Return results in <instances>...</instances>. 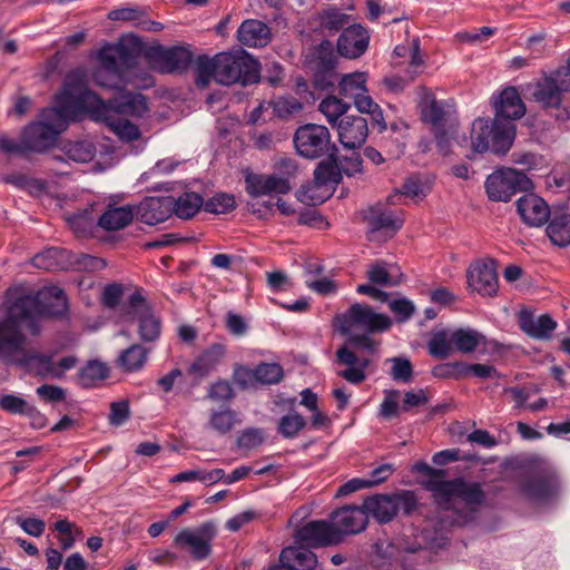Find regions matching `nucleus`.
<instances>
[{
	"mask_svg": "<svg viewBox=\"0 0 570 570\" xmlns=\"http://www.w3.org/2000/svg\"><path fill=\"white\" fill-rule=\"evenodd\" d=\"M68 311L65 292L50 285L37 293L24 286L7 291L0 306V358L13 362L22 357L27 336L41 333L45 317H60Z\"/></svg>",
	"mask_w": 570,
	"mask_h": 570,
	"instance_id": "1",
	"label": "nucleus"
},
{
	"mask_svg": "<svg viewBox=\"0 0 570 570\" xmlns=\"http://www.w3.org/2000/svg\"><path fill=\"white\" fill-rule=\"evenodd\" d=\"M75 76L66 77L63 88L55 100V106L41 112L40 120L26 127L22 142L26 150L42 151L52 146L57 136L65 131L70 120L83 111L82 98L75 89Z\"/></svg>",
	"mask_w": 570,
	"mask_h": 570,
	"instance_id": "2",
	"label": "nucleus"
},
{
	"mask_svg": "<svg viewBox=\"0 0 570 570\" xmlns=\"http://www.w3.org/2000/svg\"><path fill=\"white\" fill-rule=\"evenodd\" d=\"M429 488L439 508L445 513L444 522L449 525H463L473 520L484 500L479 483L462 479L432 481Z\"/></svg>",
	"mask_w": 570,
	"mask_h": 570,
	"instance_id": "3",
	"label": "nucleus"
},
{
	"mask_svg": "<svg viewBox=\"0 0 570 570\" xmlns=\"http://www.w3.org/2000/svg\"><path fill=\"white\" fill-rule=\"evenodd\" d=\"M259 78L258 63L244 50L220 52L214 58L199 57L196 62V82L205 88L212 80L225 86L253 83Z\"/></svg>",
	"mask_w": 570,
	"mask_h": 570,
	"instance_id": "4",
	"label": "nucleus"
},
{
	"mask_svg": "<svg viewBox=\"0 0 570 570\" xmlns=\"http://www.w3.org/2000/svg\"><path fill=\"white\" fill-rule=\"evenodd\" d=\"M340 332L347 336L354 347L367 352L375 351V342L371 333L385 332L392 326V320L382 313H376L371 306L362 303L353 304L347 311L336 316Z\"/></svg>",
	"mask_w": 570,
	"mask_h": 570,
	"instance_id": "5",
	"label": "nucleus"
},
{
	"mask_svg": "<svg viewBox=\"0 0 570 570\" xmlns=\"http://www.w3.org/2000/svg\"><path fill=\"white\" fill-rule=\"evenodd\" d=\"M75 76V89L83 102V111L96 114H114L117 117L129 116L142 118L148 112L146 98L138 92H125L109 99L107 102L100 99L95 92L87 89L79 72H71Z\"/></svg>",
	"mask_w": 570,
	"mask_h": 570,
	"instance_id": "6",
	"label": "nucleus"
},
{
	"mask_svg": "<svg viewBox=\"0 0 570 570\" xmlns=\"http://www.w3.org/2000/svg\"><path fill=\"white\" fill-rule=\"evenodd\" d=\"M515 138V126L511 121L494 118L492 122L479 118L472 124L471 141L476 153L491 148L495 154H505Z\"/></svg>",
	"mask_w": 570,
	"mask_h": 570,
	"instance_id": "7",
	"label": "nucleus"
},
{
	"mask_svg": "<svg viewBox=\"0 0 570 570\" xmlns=\"http://www.w3.org/2000/svg\"><path fill=\"white\" fill-rule=\"evenodd\" d=\"M100 65L94 73L95 82L104 88H115L126 79V70L135 65L134 53L124 45H108L99 51Z\"/></svg>",
	"mask_w": 570,
	"mask_h": 570,
	"instance_id": "8",
	"label": "nucleus"
},
{
	"mask_svg": "<svg viewBox=\"0 0 570 570\" xmlns=\"http://www.w3.org/2000/svg\"><path fill=\"white\" fill-rule=\"evenodd\" d=\"M366 517H373L380 523L390 522L400 511L411 513L416 507L413 492L402 491L394 494H377L367 498L364 503Z\"/></svg>",
	"mask_w": 570,
	"mask_h": 570,
	"instance_id": "9",
	"label": "nucleus"
},
{
	"mask_svg": "<svg viewBox=\"0 0 570 570\" xmlns=\"http://www.w3.org/2000/svg\"><path fill=\"white\" fill-rule=\"evenodd\" d=\"M531 188L532 181L522 171L512 168L499 169L485 180L487 194L494 202H509L517 191Z\"/></svg>",
	"mask_w": 570,
	"mask_h": 570,
	"instance_id": "10",
	"label": "nucleus"
},
{
	"mask_svg": "<svg viewBox=\"0 0 570 570\" xmlns=\"http://www.w3.org/2000/svg\"><path fill=\"white\" fill-rule=\"evenodd\" d=\"M527 88L543 108H554L560 106L563 94L570 91V78L564 69H557Z\"/></svg>",
	"mask_w": 570,
	"mask_h": 570,
	"instance_id": "11",
	"label": "nucleus"
},
{
	"mask_svg": "<svg viewBox=\"0 0 570 570\" xmlns=\"http://www.w3.org/2000/svg\"><path fill=\"white\" fill-rule=\"evenodd\" d=\"M330 144V131L322 125L306 124L301 126L294 136L297 153L309 159L323 156L328 150Z\"/></svg>",
	"mask_w": 570,
	"mask_h": 570,
	"instance_id": "12",
	"label": "nucleus"
},
{
	"mask_svg": "<svg viewBox=\"0 0 570 570\" xmlns=\"http://www.w3.org/2000/svg\"><path fill=\"white\" fill-rule=\"evenodd\" d=\"M216 534L213 523L206 522L197 529H183L177 533L174 543L177 547L188 548L196 559H205L210 552V541Z\"/></svg>",
	"mask_w": 570,
	"mask_h": 570,
	"instance_id": "13",
	"label": "nucleus"
},
{
	"mask_svg": "<svg viewBox=\"0 0 570 570\" xmlns=\"http://www.w3.org/2000/svg\"><path fill=\"white\" fill-rule=\"evenodd\" d=\"M366 220L368 224V238L371 240L391 238L403 224L402 218L382 204H376L367 210Z\"/></svg>",
	"mask_w": 570,
	"mask_h": 570,
	"instance_id": "14",
	"label": "nucleus"
},
{
	"mask_svg": "<svg viewBox=\"0 0 570 570\" xmlns=\"http://www.w3.org/2000/svg\"><path fill=\"white\" fill-rule=\"evenodd\" d=\"M128 304V313L132 315L135 320H137L138 334L140 338L144 342L156 341L160 335V321L154 314L145 298L140 294L135 293L129 297Z\"/></svg>",
	"mask_w": 570,
	"mask_h": 570,
	"instance_id": "15",
	"label": "nucleus"
},
{
	"mask_svg": "<svg viewBox=\"0 0 570 570\" xmlns=\"http://www.w3.org/2000/svg\"><path fill=\"white\" fill-rule=\"evenodd\" d=\"M469 287L483 296H493L498 292V274L495 262L484 258L471 264L468 272Z\"/></svg>",
	"mask_w": 570,
	"mask_h": 570,
	"instance_id": "16",
	"label": "nucleus"
},
{
	"mask_svg": "<svg viewBox=\"0 0 570 570\" xmlns=\"http://www.w3.org/2000/svg\"><path fill=\"white\" fill-rule=\"evenodd\" d=\"M173 205V196L147 197L134 207L135 217L144 224L154 226L171 216Z\"/></svg>",
	"mask_w": 570,
	"mask_h": 570,
	"instance_id": "17",
	"label": "nucleus"
},
{
	"mask_svg": "<svg viewBox=\"0 0 570 570\" xmlns=\"http://www.w3.org/2000/svg\"><path fill=\"white\" fill-rule=\"evenodd\" d=\"M336 129L341 145L351 150L362 147L368 135L367 121L361 116H344Z\"/></svg>",
	"mask_w": 570,
	"mask_h": 570,
	"instance_id": "18",
	"label": "nucleus"
},
{
	"mask_svg": "<svg viewBox=\"0 0 570 570\" xmlns=\"http://www.w3.org/2000/svg\"><path fill=\"white\" fill-rule=\"evenodd\" d=\"M246 191L252 197L267 196L273 194H287L292 189L288 178L274 175H261L249 173L245 176Z\"/></svg>",
	"mask_w": 570,
	"mask_h": 570,
	"instance_id": "19",
	"label": "nucleus"
},
{
	"mask_svg": "<svg viewBox=\"0 0 570 570\" xmlns=\"http://www.w3.org/2000/svg\"><path fill=\"white\" fill-rule=\"evenodd\" d=\"M370 33L361 24H352L343 30L337 40V50L341 56L355 59L361 57L368 47Z\"/></svg>",
	"mask_w": 570,
	"mask_h": 570,
	"instance_id": "20",
	"label": "nucleus"
},
{
	"mask_svg": "<svg viewBox=\"0 0 570 570\" xmlns=\"http://www.w3.org/2000/svg\"><path fill=\"white\" fill-rule=\"evenodd\" d=\"M367 521L364 505L345 507L332 514V525L337 531L340 539L342 534H355L363 531Z\"/></svg>",
	"mask_w": 570,
	"mask_h": 570,
	"instance_id": "21",
	"label": "nucleus"
},
{
	"mask_svg": "<svg viewBox=\"0 0 570 570\" xmlns=\"http://www.w3.org/2000/svg\"><path fill=\"white\" fill-rule=\"evenodd\" d=\"M517 210L529 226L539 227L546 224L550 216V208L546 200L535 194H525L517 200Z\"/></svg>",
	"mask_w": 570,
	"mask_h": 570,
	"instance_id": "22",
	"label": "nucleus"
},
{
	"mask_svg": "<svg viewBox=\"0 0 570 570\" xmlns=\"http://www.w3.org/2000/svg\"><path fill=\"white\" fill-rule=\"evenodd\" d=\"M296 539L309 547H324L340 542L337 531L326 521H312L302 527Z\"/></svg>",
	"mask_w": 570,
	"mask_h": 570,
	"instance_id": "23",
	"label": "nucleus"
},
{
	"mask_svg": "<svg viewBox=\"0 0 570 570\" xmlns=\"http://www.w3.org/2000/svg\"><path fill=\"white\" fill-rule=\"evenodd\" d=\"M495 118H501L507 121L520 119L525 114V106L513 87L504 88L499 99L494 102Z\"/></svg>",
	"mask_w": 570,
	"mask_h": 570,
	"instance_id": "24",
	"label": "nucleus"
},
{
	"mask_svg": "<svg viewBox=\"0 0 570 570\" xmlns=\"http://www.w3.org/2000/svg\"><path fill=\"white\" fill-rule=\"evenodd\" d=\"M237 38L247 47H264L271 41V31L267 24L256 19L245 20L238 28Z\"/></svg>",
	"mask_w": 570,
	"mask_h": 570,
	"instance_id": "25",
	"label": "nucleus"
},
{
	"mask_svg": "<svg viewBox=\"0 0 570 570\" xmlns=\"http://www.w3.org/2000/svg\"><path fill=\"white\" fill-rule=\"evenodd\" d=\"M134 217L135 209L131 206H110L100 215L97 224L107 232H114L128 226Z\"/></svg>",
	"mask_w": 570,
	"mask_h": 570,
	"instance_id": "26",
	"label": "nucleus"
},
{
	"mask_svg": "<svg viewBox=\"0 0 570 570\" xmlns=\"http://www.w3.org/2000/svg\"><path fill=\"white\" fill-rule=\"evenodd\" d=\"M415 94L422 119L433 125L440 124L445 112L442 104L435 99L433 92L425 87H417Z\"/></svg>",
	"mask_w": 570,
	"mask_h": 570,
	"instance_id": "27",
	"label": "nucleus"
},
{
	"mask_svg": "<svg viewBox=\"0 0 570 570\" xmlns=\"http://www.w3.org/2000/svg\"><path fill=\"white\" fill-rule=\"evenodd\" d=\"M240 423L242 420L236 411L229 407H219L209 413L206 426L215 434L226 435Z\"/></svg>",
	"mask_w": 570,
	"mask_h": 570,
	"instance_id": "28",
	"label": "nucleus"
},
{
	"mask_svg": "<svg viewBox=\"0 0 570 570\" xmlns=\"http://www.w3.org/2000/svg\"><path fill=\"white\" fill-rule=\"evenodd\" d=\"M367 76L365 72L356 71L344 75L338 82L340 95L353 99L354 106L363 98H370L366 90Z\"/></svg>",
	"mask_w": 570,
	"mask_h": 570,
	"instance_id": "29",
	"label": "nucleus"
},
{
	"mask_svg": "<svg viewBox=\"0 0 570 570\" xmlns=\"http://www.w3.org/2000/svg\"><path fill=\"white\" fill-rule=\"evenodd\" d=\"M97 116L121 141L131 142L141 137L139 127L124 117H117L114 114H97Z\"/></svg>",
	"mask_w": 570,
	"mask_h": 570,
	"instance_id": "30",
	"label": "nucleus"
},
{
	"mask_svg": "<svg viewBox=\"0 0 570 570\" xmlns=\"http://www.w3.org/2000/svg\"><path fill=\"white\" fill-rule=\"evenodd\" d=\"M225 347L222 344H213L189 366V373L198 377L208 375L223 360Z\"/></svg>",
	"mask_w": 570,
	"mask_h": 570,
	"instance_id": "31",
	"label": "nucleus"
},
{
	"mask_svg": "<svg viewBox=\"0 0 570 570\" xmlns=\"http://www.w3.org/2000/svg\"><path fill=\"white\" fill-rule=\"evenodd\" d=\"M282 564H292L295 570H314L317 566L316 556L302 547H287L279 556Z\"/></svg>",
	"mask_w": 570,
	"mask_h": 570,
	"instance_id": "32",
	"label": "nucleus"
},
{
	"mask_svg": "<svg viewBox=\"0 0 570 570\" xmlns=\"http://www.w3.org/2000/svg\"><path fill=\"white\" fill-rule=\"evenodd\" d=\"M453 331V342L455 351L470 354L476 351L481 345H485V336L471 327H459Z\"/></svg>",
	"mask_w": 570,
	"mask_h": 570,
	"instance_id": "33",
	"label": "nucleus"
},
{
	"mask_svg": "<svg viewBox=\"0 0 570 570\" xmlns=\"http://www.w3.org/2000/svg\"><path fill=\"white\" fill-rule=\"evenodd\" d=\"M520 326L524 333L534 338H549L557 327V322L549 315L523 316Z\"/></svg>",
	"mask_w": 570,
	"mask_h": 570,
	"instance_id": "34",
	"label": "nucleus"
},
{
	"mask_svg": "<svg viewBox=\"0 0 570 570\" xmlns=\"http://www.w3.org/2000/svg\"><path fill=\"white\" fill-rule=\"evenodd\" d=\"M173 214L181 219L195 216L204 206L203 197L195 191L183 193L179 197H173Z\"/></svg>",
	"mask_w": 570,
	"mask_h": 570,
	"instance_id": "35",
	"label": "nucleus"
},
{
	"mask_svg": "<svg viewBox=\"0 0 570 570\" xmlns=\"http://www.w3.org/2000/svg\"><path fill=\"white\" fill-rule=\"evenodd\" d=\"M27 345L21 358L12 363H26L36 375L43 379H59V373H56L55 361L51 356L47 355H27Z\"/></svg>",
	"mask_w": 570,
	"mask_h": 570,
	"instance_id": "36",
	"label": "nucleus"
},
{
	"mask_svg": "<svg viewBox=\"0 0 570 570\" xmlns=\"http://www.w3.org/2000/svg\"><path fill=\"white\" fill-rule=\"evenodd\" d=\"M190 52L184 48L175 47L165 50L159 60L160 71L171 73L185 69L190 62Z\"/></svg>",
	"mask_w": 570,
	"mask_h": 570,
	"instance_id": "37",
	"label": "nucleus"
},
{
	"mask_svg": "<svg viewBox=\"0 0 570 570\" xmlns=\"http://www.w3.org/2000/svg\"><path fill=\"white\" fill-rule=\"evenodd\" d=\"M428 351L431 356L446 358L454 351L453 331L450 328L434 332L428 343Z\"/></svg>",
	"mask_w": 570,
	"mask_h": 570,
	"instance_id": "38",
	"label": "nucleus"
},
{
	"mask_svg": "<svg viewBox=\"0 0 570 570\" xmlns=\"http://www.w3.org/2000/svg\"><path fill=\"white\" fill-rule=\"evenodd\" d=\"M430 190L431 186L428 181H422L417 177H411L404 183L402 191H396L387 197V203L396 205L402 196H406L412 199H421L425 197Z\"/></svg>",
	"mask_w": 570,
	"mask_h": 570,
	"instance_id": "39",
	"label": "nucleus"
},
{
	"mask_svg": "<svg viewBox=\"0 0 570 570\" xmlns=\"http://www.w3.org/2000/svg\"><path fill=\"white\" fill-rule=\"evenodd\" d=\"M522 494L530 501L541 503L554 493V487L544 479L530 480L522 485Z\"/></svg>",
	"mask_w": 570,
	"mask_h": 570,
	"instance_id": "40",
	"label": "nucleus"
},
{
	"mask_svg": "<svg viewBox=\"0 0 570 570\" xmlns=\"http://www.w3.org/2000/svg\"><path fill=\"white\" fill-rule=\"evenodd\" d=\"M550 239L558 246L570 244V215L563 214L553 217L547 227Z\"/></svg>",
	"mask_w": 570,
	"mask_h": 570,
	"instance_id": "41",
	"label": "nucleus"
},
{
	"mask_svg": "<svg viewBox=\"0 0 570 570\" xmlns=\"http://www.w3.org/2000/svg\"><path fill=\"white\" fill-rule=\"evenodd\" d=\"M65 155L68 159L85 164L92 160L96 156V146L89 140H79L67 142L63 147Z\"/></svg>",
	"mask_w": 570,
	"mask_h": 570,
	"instance_id": "42",
	"label": "nucleus"
},
{
	"mask_svg": "<svg viewBox=\"0 0 570 570\" xmlns=\"http://www.w3.org/2000/svg\"><path fill=\"white\" fill-rule=\"evenodd\" d=\"M148 351L141 345L134 344L125 350L120 357V365L127 372H134L140 370L147 361Z\"/></svg>",
	"mask_w": 570,
	"mask_h": 570,
	"instance_id": "43",
	"label": "nucleus"
},
{
	"mask_svg": "<svg viewBox=\"0 0 570 570\" xmlns=\"http://www.w3.org/2000/svg\"><path fill=\"white\" fill-rule=\"evenodd\" d=\"M348 109L350 105L335 96L326 97L318 105V111L324 115L330 124H335Z\"/></svg>",
	"mask_w": 570,
	"mask_h": 570,
	"instance_id": "44",
	"label": "nucleus"
},
{
	"mask_svg": "<svg viewBox=\"0 0 570 570\" xmlns=\"http://www.w3.org/2000/svg\"><path fill=\"white\" fill-rule=\"evenodd\" d=\"M367 278L372 284L381 286H394L399 284V278L393 274L384 262H376L371 265L366 272Z\"/></svg>",
	"mask_w": 570,
	"mask_h": 570,
	"instance_id": "45",
	"label": "nucleus"
},
{
	"mask_svg": "<svg viewBox=\"0 0 570 570\" xmlns=\"http://www.w3.org/2000/svg\"><path fill=\"white\" fill-rule=\"evenodd\" d=\"M2 410L12 414H26L28 416L36 415L42 420L41 413L33 405L28 404L23 399L16 395H4L0 399Z\"/></svg>",
	"mask_w": 570,
	"mask_h": 570,
	"instance_id": "46",
	"label": "nucleus"
},
{
	"mask_svg": "<svg viewBox=\"0 0 570 570\" xmlns=\"http://www.w3.org/2000/svg\"><path fill=\"white\" fill-rule=\"evenodd\" d=\"M400 399L401 392L399 390H385L379 415L384 420L397 417L403 412Z\"/></svg>",
	"mask_w": 570,
	"mask_h": 570,
	"instance_id": "47",
	"label": "nucleus"
},
{
	"mask_svg": "<svg viewBox=\"0 0 570 570\" xmlns=\"http://www.w3.org/2000/svg\"><path fill=\"white\" fill-rule=\"evenodd\" d=\"M236 207V200L234 195L226 193H217L212 196L208 200L204 202V209L207 213L220 215L227 214L234 210Z\"/></svg>",
	"mask_w": 570,
	"mask_h": 570,
	"instance_id": "48",
	"label": "nucleus"
},
{
	"mask_svg": "<svg viewBox=\"0 0 570 570\" xmlns=\"http://www.w3.org/2000/svg\"><path fill=\"white\" fill-rule=\"evenodd\" d=\"M305 424L306 421L301 414L292 412L281 417L278 432L285 439H294L304 429Z\"/></svg>",
	"mask_w": 570,
	"mask_h": 570,
	"instance_id": "49",
	"label": "nucleus"
},
{
	"mask_svg": "<svg viewBox=\"0 0 570 570\" xmlns=\"http://www.w3.org/2000/svg\"><path fill=\"white\" fill-rule=\"evenodd\" d=\"M350 22V17L335 8L324 10L320 16V24L323 29L336 32Z\"/></svg>",
	"mask_w": 570,
	"mask_h": 570,
	"instance_id": "50",
	"label": "nucleus"
},
{
	"mask_svg": "<svg viewBox=\"0 0 570 570\" xmlns=\"http://www.w3.org/2000/svg\"><path fill=\"white\" fill-rule=\"evenodd\" d=\"M272 114L279 118H288L298 114L303 105L294 97H278L271 101Z\"/></svg>",
	"mask_w": 570,
	"mask_h": 570,
	"instance_id": "51",
	"label": "nucleus"
},
{
	"mask_svg": "<svg viewBox=\"0 0 570 570\" xmlns=\"http://www.w3.org/2000/svg\"><path fill=\"white\" fill-rule=\"evenodd\" d=\"M254 377L263 384H276L283 379V368L276 363H263L254 370Z\"/></svg>",
	"mask_w": 570,
	"mask_h": 570,
	"instance_id": "52",
	"label": "nucleus"
},
{
	"mask_svg": "<svg viewBox=\"0 0 570 570\" xmlns=\"http://www.w3.org/2000/svg\"><path fill=\"white\" fill-rule=\"evenodd\" d=\"M146 16V10L139 6L118 8L109 11L108 19L112 21L132 22L138 26L141 18Z\"/></svg>",
	"mask_w": 570,
	"mask_h": 570,
	"instance_id": "53",
	"label": "nucleus"
},
{
	"mask_svg": "<svg viewBox=\"0 0 570 570\" xmlns=\"http://www.w3.org/2000/svg\"><path fill=\"white\" fill-rule=\"evenodd\" d=\"M356 109L361 114H368L372 120L380 127L381 130L386 129L383 111L381 107L372 99V97L360 99L356 102Z\"/></svg>",
	"mask_w": 570,
	"mask_h": 570,
	"instance_id": "54",
	"label": "nucleus"
},
{
	"mask_svg": "<svg viewBox=\"0 0 570 570\" xmlns=\"http://www.w3.org/2000/svg\"><path fill=\"white\" fill-rule=\"evenodd\" d=\"M313 274V269L308 268L305 283L309 289L321 295H330L336 292L337 285L334 283V281L327 277L314 278Z\"/></svg>",
	"mask_w": 570,
	"mask_h": 570,
	"instance_id": "55",
	"label": "nucleus"
},
{
	"mask_svg": "<svg viewBox=\"0 0 570 570\" xmlns=\"http://www.w3.org/2000/svg\"><path fill=\"white\" fill-rule=\"evenodd\" d=\"M80 375L83 384L89 385L107 377L108 367L101 362L91 361L81 370Z\"/></svg>",
	"mask_w": 570,
	"mask_h": 570,
	"instance_id": "56",
	"label": "nucleus"
},
{
	"mask_svg": "<svg viewBox=\"0 0 570 570\" xmlns=\"http://www.w3.org/2000/svg\"><path fill=\"white\" fill-rule=\"evenodd\" d=\"M391 376L394 381L409 383L413 377L412 364L407 358L394 357L391 360Z\"/></svg>",
	"mask_w": 570,
	"mask_h": 570,
	"instance_id": "57",
	"label": "nucleus"
},
{
	"mask_svg": "<svg viewBox=\"0 0 570 570\" xmlns=\"http://www.w3.org/2000/svg\"><path fill=\"white\" fill-rule=\"evenodd\" d=\"M495 32V29L491 27H482L474 31H462L458 32L455 35V38L460 42H465L470 45H480L487 39H489L491 36H493Z\"/></svg>",
	"mask_w": 570,
	"mask_h": 570,
	"instance_id": "58",
	"label": "nucleus"
},
{
	"mask_svg": "<svg viewBox=\"0 0 570 570\" xmlns=\"http://www.w3.org/2000/svg\"><path fill=\"white\" fill-rule=\"evenodd\" d=\"M264 441L263 431L249 428L244 430L237 438V446L239 449L252 450L261 445Z\"/></svg>",
	"mask_w": 570,
	"mask_h": 570,
	"instance_id": "59",
	"label": "nucleus"
},
{
	"mask_svg": "<svg viewBox=\"0 0 570 570\" xmlns=\"http://www.w3.org/2000/svg\"><path fill=\"white\" fill-rule=\"evenodd\" d=\"M429 402L426 392L422 389L409 391L402 399L403 412H409L414 407L423 406Z\"/></svg>",
	"mask_w": 570,
	"mask_h": 570,
	"instance_id": "60",
	"label": "nucleus"
},
{
	"mask_svg": "<svg viewBox=\"0 0 570 570\" xmlns=\"http://www.w3.org/2000/svg\"><path fill=\"white\" fill-rule=\"evenodd\" d=\"M389 306L400 322L409 320L415 311L414 304L407 298L393 299Z\"/></svg>",
	"mask_w": 570,
	"mask_h": 570,
	"instance_id": "61",
	"label": "nucleus"
},
{
	"mask_svg": "<svg viewBox=\"0 0 570 570\" xmlns=\"http://www.w3.org/2000/svg\"><path fill=\"white\" fill-rule=\"evenodd\" d=\"M69 226L78 234H86L91 230L95 218L88 212L78 213L68 218Z\"/></svg>",
	"mask_w": 570,
	"mask_h": 570,
	"instance_id": "62",
	"label": "nucleus"
},
{
	"mask_svg": "<svg viewBox=\"0 0 570 570\" xmlns=\"http://www.w3.org/2000/svg\"><path fill=\"white\" fill-rule=\"evenodd\" d=\"M314 179L317 186L337 181V173L333 165L321 163L314 170Z\"/></svg>",
	"mask_w": 570,
	"mask_h": 570,
	"instance_id": "63",
	"label": "nucleus"
},
{
	"mask_svg": "<svg viewBox=\"0 0 570 570\" xmlns=\"http://www.w3.org/2000/svg\"><path fill=\"white\" fill-rule=\"evenodd\" d=\"M16 522L26 533L32 537H40L46 528L45 522L37 518L18 517Z\"/></svg>",
	"mask_w": 570,
	"mask_h": 570,
	"instance_id": "64",
	"label": "nucleus"
}]
</instances>
